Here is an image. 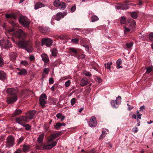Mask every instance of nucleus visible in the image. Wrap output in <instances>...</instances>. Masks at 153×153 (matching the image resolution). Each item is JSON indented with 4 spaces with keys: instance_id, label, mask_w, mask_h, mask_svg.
<instances>
[{
    "instance_id": "obj_50",
    "label": "nucleus",
    "mask_w": 153,
    "mask_h": 153,
    "mask_svg": "<svg viewBox=\"0 0 153 153\" xmlns=\"http://www.w3.org/2000/svg\"><path fill=\"white\" fill-rule=\"evenodd\" d=\"M71 83V81L70 80H67L65 83V86L66 87H68L70 85Z\"/></svg>"
},
{
    "instance_id": "obj_5",
    "label": "nucleus",
    "mask_w": 153,
    "mask_h": 153,
    "mask_svg": "<svg viewBox=\"0 0 153 153\" xmlns=\"http://www.w3.org/2000/svg\"><path fill=\"white\" fill-rule=\"evenodd\" d=\"M28 118L27 116H23L16 118V121L17 123L22 125L24 123L28 122Z\"/></svg>"
},
{
    "instance_id": "obj_59",
    "label": "nucleus",
    "mask_w": 153,
    "mask_h": 153,
    "mask_svg": "<svg viewBox=\"0 0 153 153\" xmlns=\"http://www.w3.org/2000/svg\"><path fill=\"white\" fill-rule=\"evenodd\" d=\"M49 69L48 68H45L44 69V72L46 74H48L49 73Z\"/></svg>"
},
{
    "instance_id": "obj_29",
    "label": "nucleus",
    "mask_w": 153,
    "mask_h": 153,
    "mask_svg": "<svg viewBox=\"0 0 153 153\" xmlns=\"http://www.w3.org/2000/svg\"><path fill=\"white\" fill-rule=\"evenodd\" d=\"M22 151L24 152H28L30 149V146L26 144L22 145Z\"/></svg>"
},
{
    "instance_id": "obj_2",
    "label": "nucleus",
    "mask_w": 153,
    "mask_h": 153,
    "mask_svg": "<svg viewBox=\"0 0 153 153\" xmlns=\"http://www.w3.org/2000/svg\"><path fill=\"white\" fill-rule=\"evenodd\" d=\"M59 139L55 141H53V139L49 136L47 140V142L43 146V149H50L54 147L57 144Z\"/></svg>"
},
{
    "instance_id": "obj_27",
    "label": "nucleus",
    "mask_w": 153,
    "mask_h": 153,
    "mask_svg": "<svg viewBox=\"0 0 153 153\" xmlns=\"http://www.w3.org/2000/svg\"><path fill=\"white\" fill-rule=\"evenodd\" d=\"M61 134L60 133H54L51 135L50 136L51 138L53 139V140L55 139V138L59 137Z\"/></svg>"
},
{
    "instance_id": "obj_14",
    "label": "nucleus",
    "mask_w": 153,
    "mask_h": 153,
    "mask_svg": "<svg viewBox=\"0 0 153 153\" xmlns=\"http://www.w3.org/2000/svg\"><path fill=\"white\" fill-rule=\"evenodd\" d=\"M66 15L67 13L65 12L58 13L56 14V19L57 21H59L61 19L63 18Z\"/></svg>"
},
{
    "instance_id": "obj_37",
    "label": "nucleus",
    "mask_w": 153,
    "mask_h": 153,
    "mask_svg": "<svg viewBox=\"0 0 153 153\" xmlns=\"http://www.w3.org/2000/svg\"><path fill=\"white\" fill-rule=\"evenodd\" d=\"M22 125L25 127V128L27 130H29L31 129V126L29 124H22Z\"/></svg>"
},
{
    "instance_id": "obj_47",
    "label": "nucleus",
    "mask_w": 153,
    "mask_h": 153,
    "mask_svg": "<svg viewBox=\"0 0 153 153\" xmlns=\"http://www.w3.org/2000/svg\"><path fill=\"white\" fill-rule=\"evenodd\" d=\"M61 125L60 124V123H57L56 124V125L55 126V128L57 130L59 129L61 127Z\"/></svg>"
},
{
    "instance_id": "obj_22",
    "label": "nucleus",
    "mask_w": 153,
    "mask_h": 153,
    "mask_svg": "<svg viewBox=\"0 0 153 153\" xmlns=\"http://www.w3.org/2000/svg\"><path fill=\"white\" fill-rule=\"evenodd\" d=\"M127 22L129 25L132 27V28H133L136 24V22L132 19H129L127 20Z\"/></svg>"
},
{
    "instance_id": "obj_28",
    "label": "nucleus",
    "mask_w": 153,
    "mask_h": 153,
    "mask_svg": "<svg viewBox=\"0 0 153 153\" xmlns=\"http://www.w3.org/2000/svg\"><path fill=\"white\" fill-rule=\"evenodd\" d=\"M56 117L58 119L60 118V120L61 122L63 121L65 118L64 116L62 115V114L59 113H58L56 114Z\"/></svg>"
},
{
    "instance_id": "obj_25",
    "label": "nucleus",
    "mask_w": 153,
    "mask_h": 153,
    "mask_svg": "<svg viewBox=\"0 0 153 153\" xmlns=\"http://www.w3.org/2000/svg\"><path fill=\"white\" fill-rule=\"evenodd\" d=\"M6 78V73L3 71L0 70V79L3 80Z\"/></svg>"
},
{
    "instance_id": "obj_13",
    "label": "nucleus",
    "mask_w": 153,
    "mask_h": 153,
    "mask_svg": "<svg viewBox=\"0 0 153 153\" xmlns=\"http://www.w3.org/2000/svg\"><path fill=\"white\" fill-rule=\"evenodd\" d=\"M6 91L7 94L11 96L16 95V94L18 92L14 88H8L7 90Z\"/></svg>"
},
{
    "instance_id": "obj_19",
    "label": "nucleus",
    "mask_w": 153,
    "mask_h": 153,
    "mask_svg": "<svg viewBox=\"0 0 153 153\" xmlns=\"http://www.w3.org/2000/svg\"><path fill=\"white\" fill-rule=\"evenodd\" d=\"M128 7L126 5L120 4L116 7V9L126 10L128 9Z\"/></svg>"
},
{
    "instance_id": "obj_3",
    "label": "nucleus",
    "mask_w": 153,
    "mask_h": 153,
    "mask_svg": "<svg viewBox=\"0 0 153 153\" xmlns=\"http://www.w3.org/2000/svg\"><path fill=\"white\" fill-rule=\"evenodd\" d=\"M14 35L19 39H25L26 35L23 31L20 29L18 30L13 33Z\"/></svg>"
},
{
    "instance_id": "obj_31",
    "label": "nucleus",
    "mask_w": 153,
    "mask_h": 153,
    "mask_svg": "<svg viewBox=\"0 0 153 153\" xmlns=\"http://www.w3.org/2000/svg\"><path fill=\"white\" fill-rule=\"evenodd\" d=\"M58 7L60 9L64 10L65 8V4L63 2H61Z\"/></svg>"
},
{
    "instance_id": "obj_12",
    "label": "nucleus",
    "mask_w": 153,
    "mask_h": 153,
    "mask_svg": "<svg viewBox=\"0 0 153 153\" xmlns=\"http://www.w3.org/2000/svg\"><path fill=\"white\" fill-rule=\"evenodd\" d=\"M17 100V95L11 96L10 97L7 98V102L8 104H10L15 102Z\"/></svg>"
},
{
    "instance_id": "obj_60",
    "label": "nucleus",
    "mask_w": 153,
    "mask_h": 153,
    "mask_svg": "<svg viewBox=\"0 0 153 153\" xmlns=\"http://www.w3.org/2000/svg\"><path fill=\"white\" fill-rule=\"evenodd\" d=\"M54 82V80L53 78H50L49 79V84H51Z\"/></svg>"
},
{
    "instance_id": "obj_42",
    "label": "nucleus",
    "mask_w": 153,
    "mask_h": 153,
    "mask_svg": "<svg viewBox=\"0 0 153 153\" xmlns=\"http://www.w3.org/2000/svg\"><path fill=\"white\" fill-rule=\"evenodd\" d=\"M126 22V18L123 16L120 19V23L121 24H124Z\"/></svg>"
},
{
    "instance_id": "obj_30",
    "label": "nucleus",
    "mask_w": 153,
    "mask_h": 153,
    "mask_svg": "<svg viewBox=\"0 0 153 153\" xmlns=\"http://www.w3.org/2000/svg\"><path fill=\"white\" fill-rule=\"evenodd\" d=\"M22 112V111L20 109L16 110L14 112L12 116L14 117L17 115L20 114Z\"/></svg>"
},
{
    "instance_id": "obj_1",
    "label": "nucleus",
    "mask_w": 153,
    "mask_h": 153,
    "mask_svg": "<svg viewBox=\"0 0 153 153\" xmlns=\"http://www.w3.org/2000/svg\"><path fill=\"white\" fill-rule=\"evenodd\" d=\"M17 44L19 48L25 49L28 52H31L33 50V47L29 44L28 41L25 40L18 41Z\"/></svg>"
},
{
    "instance_id": "obj_20",
    "label": "nucleus",
    "mask_w": 153,
    "mask_h": 153,
    "mask_svg": "<svg viewBox=\"0 0 153 153\" xmlns=\"http://www.w3.org/2000/svg\"><path fill=\"white\" fill-rule=\"evenodd\" d=\"M41 57L42 60L45 63H48L49 61V59L48 56L45 54H43L42 55Z\"/></svg>"
},
{
    "instance_id": "obj_16",
    "label": "nucleus",
    "mask_w": 153,
    "mask_h": 153,
    "mask_svg": "<svg viewBox=\"0 0 153 153\" xmlns=\"http://www.w3.org/2000/svg\"><path fill=\"white\" fill-rule=\"evenodd\" d=\"M88 80L86 77H84L82 78L81 80L80 85L82 86H83L87 85L88 83Z\"/></svg>"
},
{
    "instance_id": "obj_36",
    "label": "nucleus",
    "mask_w": 153,
    "mask_h": 153,
    "mask_svg": "<svg viewBox=\"0 0 153 153\" xmlns=\"http://www.w3.org/2000/svg\"><path fill=\"white\" fill-rule=\"evenodd\" d=\"M133 43L132 42H130L129 43H126V45L127 48L128 49L131 48H132Z\"/></svg>"
},
{
    "instance_id": "obj_11",
    "label": "nucleus",
    "mask_w": 153,
    "mask_h": 153,
    "mask_svg": "<svg viewBox=\"0 0 153 153\" xmlns=\"http://www.w3.org/2000/svg\"><path fill=\"white\" fill-rule=\"evenodd\" d=\"M89 126L91 127H94L97 125V122L96 117L94 116L92 117L88 123Z\"/></svg>"
},
{
    "instance_id": "obj_44",
    "label": "nucleus",
    "mask_w": 153,
    "mask_h": 153,
    "mask_svg": "<svg viewBox=\"0 0 153 153\" xmlns=\"http://www.w3.org/2000/svg\"><path fill=\"white\" fill-rule=\"evenodd\" d=\"M4 63L3 58L0 56V67H2L4 66Z\"/></svg>"
},
{
    "instance_id": "obj_18",
    "label": "nucleus",
    "mask_w": 153,
    "mask_h": 153,
    "mask_svg": "<svg viewBox=\"0 0 153 153\" xmlns=\"http://www.w3.org/2000/svg\"><path fill=\"white\" fill-rule=\"evenodd\" d=\"M39 30L42 33H45L49 31V28L48 27H39Z\"/></svg>"
},
{
    "instance_id": "obj_49",
    "label": "nucleus",
    "mask_w": 153,
    "mask_h": 153,
    "mask_svg": "<svg viewBox=\"0 0 153 153\" xmlns=\"http://www.w3.org/2000/svg\"><path fill=\"white\" fill-rule=\"evenodd\" d=\"M153 70V68L152 67H149L148 68H147L146 73L147 74H149Z\"/></svg>"
},
{
    "instance_id": "obj_41",
    "label": "nucleus",
    "mask_w": 153,
    "mask_h": 153,
    "mask_svg": "<svg viewBox=\"0 0 153 153\" xmlns=\"http://www.w3.org/2000/svg\"><path fill=\"white\" fill-rule=\"evenodd\" d=\"M61 2L59 0H55L53 2V5L56 7H58Z\"/></svg>"
},
{
    "instance_id": "obj_55",
    "label": "nucleus",
    "mask_w": 153,
    "mask_h": 153,
    "mask_svg": "<svg viewBox=\"0 0 153 153\" xmlns=\"http://www.w3.org/2000/svg\"><path fill=\"white\" fill-rule=\"evenodd\" d=\"M21 63L25 66H26L28 65V62L26 61H22Z\"/></svg>"
},
{
    "instance_id": "obj_54",
    "label": "nucleus",
    "mask_w": 153,
    "mask_h": 153,
    "mask_svg": "<svg viewBox=\"0 0 153 153\" xmlns=\"http://www.w3.org/2000/svg\"><path fill=\"white\" fill-rule=\"evenodd\" d=\"M76 102V99L75 98H73L71 101V105H74V104Z\"/></svg>"
},
{
    "instance_id": "obj_57",
    "label": "nucleus",
    "mask_w": 153,
    "mask_h": 153,
    "mask_svg": "<svg viewBox=\"0 0 153 153\" xmlns=\"http://www.w3.org/2000/svg\"><path fill=\"white\" fill-rule=\"evenodd\" d=\"M82 46L85 48V50L87 51H88L89 50V47L87 45H83Z\"/></svg>"
},
{
    "instance_id": "obj_17",
    "label": "nucleus",
    "mask_w": 153,
    "mask_h": 153,
    "mask_svg": "<svg viewBox=\"0 0 153 153\" xmlns=\"http://www.w3.org/2000/svg\"><path fill=\"white\" fill-rule=\"evenodd\" d=\"M35 113L36 111L35 110H32L31 111H29L28 112L27 117L28 119H32L35 114Z\"/></svg>"
},
{
    "instance_id": "obj_61",
    "label": "nucleus",
    "mask_w": 153,
    "mask_h": 153,
    "mask_svg": "<svg viewBox=\"0 0 153 153\" xmlns=\"http://www.w3.org/2000/svg\"><path fill=\"white\" fill-rule=\"evenodd\" d=\"M57 38H59L60 39H63L65 38V36H57L56 37Z\"/></svg>"
},
{
    "instance_id": "obj_34",
    "label": "nucleus",
    "mask_w": 153,
    "mask_h": 153,
    "mask_svg": "<svg viewBox=\"0 0 153 153\" xmlns=\"http://www.w3.org/2000/svg\"><path fill=\"white\" fill-rule=\"evenodd\" d=\"M98 17L94 15L92 16L91 18V22H94L98 20Z\"/></svg>"
},
{
    "instance_id": "obj_7",
    "label": "nucleus",
    "mask_w": 153,
    "mask_h": 153,
    "mask_svg": "<svg viewBox=\"0 0 153 153\" xmlns=\"http://www.w3.org/2000/svg\"><path fill=\"white\" fill-rule=\"evenodd\" d=\"M14 138L12 136H8L7 139L6 147L10 148L13 146L14 144Z\"/></svg>"
},
{
    "instance_id": "obj_62",
    "label": "nucleus",
    "mask_w": 153,
    "mask_h": 153,
    "mask_svg": "<svg viewBox=\"0 0 153 153\" xmlns=\"http://www.w3.org/2000/svg\"><path fill=\"white\" fill-rule=\"evenodd\" d=\"M138 128L137 127H135L132 129V131L134 133H136L138 131Z\"/></svg>"
},
{
    "instance_id": "obj_32",
    "label": "nucleus",
    "mask_w": 153,
    "mask_h": 153,
    "mask_svg": "<svg viewBox=\"0 0 153 153\" xmlns=\"http://www.w3.org/2000/svg\"><path fill=\"white\" fill-rule=\"evenodd\" d=\"M112 64V62H108L107 64H105L104 65L105 68L110 70L111 68L110 65H111Z\"/></svg>"
},
{
    "instance_id": "obj_9",
    "label": "nucleus",
    "mask_w": 153,
    "mask_h": 153,
    "mask_svg": "<svg viewBox=\"0 0 153 153\" xmlns=\"http://www.w3.org/2000/svg\"><path fill=\"white\" fill-rule=\"evenodd\" d=\"M121 98L120 96H118V97L117 98L116 101L114 100H112L111 102V104L113 107L117 108V105L119 104L121 102Z\"/></svg>"
},
{
    "instance_id": "obj_21",
    "label": "nucleus",
    "mask_w": 153,
    "mask_h": 153,
    "mask_svg": "<svg viewBox=\"0 0 153 153\" xmlns=\"http://www.w3.org/2000/svg\"><path fill=\"white\" fill-rule=\"evenodd\" d=\"M108 131V130L105 128H103V130L102 132V134H101L99 139L100 140L103 138L105 136L106 134H107V132Z\"/></svg>"
},
{
    "instance_id": "obj_26",
    "label": "nucleus",
    "mask_w": 153,
    "mask_h": 153,
    "mask_svg": "<svg viewBox=\"0 0 153 153\" xmlns=\"http://www.w3.org/2000/svg\"><path fill=\"white\" fill-rule=\"evenodd\" d=\"M45 5L41 2L36 3L35 5V9L36 10L37 9L39 8L44 7Z\"/></svg>"
},
{
    "instance_id": "obj_39",
    "label": "nucleus",
    "mask_w": 153,
    "mask_h": 153,
    "mask_svg": "<svg viewBox=\"0 0 153 153\" xmlns=\"http://www.w3.org/2000/svg\"><path fill=\"white\" fill-rule=\"evenodd\" d=\"M57 53V50L55 48H53L52 51V56H56Z\"/></svg>"
},
{
    "instance_id": "obj_48",
    "label": "nucleus",
    "mask_w": 153,
    "mask_h": 153,
    "mask_svg": "<svg viewBox=\"0 0 153 153\" xmlns=\"http://www.w3.org/2000/svg\"><path fill=\"white\" fill-rule=\"evenodd\" d=\"M93 30V29H92L88 28L84 29V31L86 33H89Z\"/></svg>"
},
{
    "instance_id": "obj_10",
    "label": "nucleus",
    "mask_w": 153,
    "mask_h": 153,
    "mask_svg": "<svg viewBox=\"0 0 153 153\" xmlns=\"http://www.w3.org/2000/svg\"><path fill=\"white\" fill-rule=\"evenodd\" d=\"M52 40L50 38L43 39L42 40V45H45L47 47H49L52 44Z\"/></svg>"
},
{
    "instance_id": "obj_15",
    "label": "nucleus",
    "mask_w": 153,
    "mask_h": 153,
    "mask_svg": "<svg viewBox=\"0 0 153 153\" xmlns=\"http://www.w3.org/2000/svg\"><path fill=\"white\" fill-rule=\"evenodd\" d=\"M17 69L18 71L17 74L21 76L27 74V71L25 69L23 68L21 69L19 68H17Z\"/></svg>"
},
{
    "instance_id": "obj_38",
    "label": "nucleus",
    "mask_w": 153,
    "mask_h": 153,
    "mask_svg": "<svg viewBox=\"0 0 153 153\" xmlns=\"http://www.w3.org/2000/svg\"><path fill=\"white\" fill-rule=\"evenodd\" d=\"M131 16L133 18L135 19L137 17V14L136 12H133L131 13Z\"/></svg>"
},
{
    "instance_id": "obj_52",
    "label": "nucleus",
    "mask_w": 153,
    "mask_h": 153,
    "mask_svg": "<svg viewBox=\"0 0 153 153\" xmlns=\"http://www.w3.org/2000/svg\"><path fill=\"white\" fill-rule=\"evenodd\" d=\"M124 32L125 33H127L130 31L131 29L128 27H126L125 26L124 27Z\"/></svg>"
},
{
    "instance_id": "obj_53",
    "label": "nucleus",
    "mask_w": 153,
    "mask_h": 153,
    "mask_svg": "<svg viewBox=\"0 0 153 153\" xmlns=\"http://www.w3.org/2000/svg\"><path fill=\"white\" fill-rule=\"evenodd\" d=\"M149 39L152 41H153V33H150L149 35Z\"/></svg>"
},
{
    "instance_id": "obj_63",
    "label": "nucleus",
    "mask_w": 153,
    "mask_h": 153,
    "mask_svg": "<svg viewBox=\"0 0 153 153\" xmlns=\"http://www.w3.org/2000/svg\"><path fill=\"white\" fill-rule=\"evenodd\" d=\"M96 150L95 149H91L89 152V153H96Z\"/></svg>"
},
{
    "instance_id": "obj_51",
    "label": "nucleus",
    "mask_w": 153,
    "mask_h": 153,
    "mask_svg": "<svg viewBox=\"0 0 153 153\" xmlns=\"http://www.w3.org/2000/svg\"><path fill=\"white\" fill-rule=\"evenodd\" d=\"M71 41L74 43H76L79 42V39L77 38H74L71 39Z\"/></svg>"
},
{
    "instance_id": "obj_45",
    "label": "nucleus",
    "mask_w": 153,
    "mask_h": 153,
    "mask_svg": "<svg viewBox=\"0 0 153 153\" xmlns=\"http://www.w3.org/2000/svg\"><path fill=\"white\" fill-rule=\"evenodd\" d=\"M24 140V138L23 137H21L19 138L17 140V143L18 144H20Z\"/></svg>"
},
{
    "instance_id": "obj_24",
    "label": "nucleus",
    "mask_w": 153,
    "mask_h": 153,
    "mask_svg": "<svg viewBox=\"0 0 153 153\" xmlns=\"http://www.w3.org/2000/svg\"><path fill=\"white\" fill-rule=\"evenodd\" d=\"M5 16L7 19L11 18L16 19L17 18L16 16L13 13H12L11 14H6L5 15Z\"/></svg>"
},
{
    "instance_id": "obj_40",
    "label": "nucleus",
    "mask_w": 153,
    "mask_h": 153,
    "mask_svg": "<svg viewBox=\"0 0 153 153\" xmlns=\"http://www.w3.org/2000/svg\"><path fill=\"white\" fill-rule=\"evenodd\" d=\"M82 73L84 75L87 76H91V74L89 72L86 71H83Z\"/></svg>"
},
{
    "instance_id": "obj_58",
    "label": "nucleus",
    "mask_w": 153,
    "mask_h": 153,
    "mask_svg": "<svg viewBox=\"0 0 153 153\" xmlns=\"http://www.w3.org/2000/svg\"><path fill=\"white\" fill-rule=\"evenodd\" d=\"M76 6L75 5H73L71 8V10L72 12H74L76 10Z\"/></svg>"
},
{
    "instance_id": "obj_6",
    "label": "nucleus",
    "mask_w": 153,
    "mask_h": 153,
    "mask_svg": "<svg viewBox=\"0 0 153 153\" xmlns=\"http://www.w3.org/2000/svg\"><path fill=\"white\" fill-rule=\"evenodd\" d=\"M19 22L24 27H27L29 24L28 19L24 16L20 17L19 19Z\"/></svg>"
},
{
    "instance_id": "obj_33",
    "label": "nucleus",
    "mask_w": 153,
    "mask_h": 153,
    "mask_svg": "<svg viewBox=\"0 0 153 153\" xmlns=\"http://www.w3.org/2000/svg\"><path fill=\"white\" fill-rule=\"evenodd\" d=\"M122 63V60L121 59H118L116 62V64L117 65V68H122V67L120 66V65Z\"/></svg>"
},
{
    "instance_id": "obj_35",
    "label": "nucleus",
    "mask_w": 153,
    "mask_h": 153,
    "mask_svg": "<svg viewBox=\"0 0 153 153\" xmlns=\"http://www.w3.org/2000/svg\"><path fill=\"white\" fill-rule=\"evenodd\" d=\"M16 55L14 52L10 54V59L11 60H13L16 59Z\"/></svg>"
},
{
    "instance_id": "obj_64",
    "label": "nucleus",
    "mask_w": 153,
    "mask_h": 153,
    "mask_svg": "<svg viewBox=\"0 0 153 153\" xmlns=\"http://www.w3.org/2000/svg\"><path fill=\"white\" fill-rule=\"evenodd\" d=\"M21 152L22 150L21 149H19L16 150L14 153H21Z\"/></svg>"
},
{
    "instance_id": "obj_4",
    "label": "nucleus",
    "mask_w": 153,
    "mask_h": 153,
    "mask_svg": "<svg viewBox=\"0 0 153 153\" xmlns=\"http://www.w3.org/2000/svg\"><path fill=\"white\" fill-rule=\"evenodd\" d=\"M0 45L4 48H7L11 47V45L9 40L3 39L0 41Z\"/></svg>"
},
{
    "instance_id": "obj_43",
    "label": "nucleus",
    "mask_w": 153,
    "mask_h": 153,
    "mask_svg": "<svg viewBox=\"0 0 153 153\" xmlns=\"http://www.w3.org/2000/svg\"><path fill=\"white\" fill-rule=\"evenodd\" d=\"M69 49L71 52H72L76 54L77 53V51L74 48H69Z\"/></svg>"
},
{
    "instance_id": "obj_46",
    "label": "nucleus",
    "mask_w": 153,
    "mask_h": 153,
    "mask_svg": "<svg viewBox=\"0 0 153 153\" xmlns=\"http://www.w3.org/2000/svg\"><path fill=\"white\" fill-rule=\"evenodd\" d=\"M49 128V126L48 124H45L44 125L43 128L44 130H45V132H46L47 131H48Z\"/></svg>"
},
{
    "instance_id": "obj_8",
    "label": "nucleus",
    "mask_w": 153,
    "mask_h": 153,
    "mask_svg": "<svg viewBox=\"0 0 153 153\" xmlns=\"http://www.w3.org/2000/svg\"><path fill=\"white\" fill-rule=\"evenodd\" d=\"M47 97L45 94H43L39 97V101L40 105L43 107L46 103Z\"/></svg>"
},
{
    "instance_id": "obj_23",
    "label": "nucleus",
    "mask_w": 153,
    "mask_h": 153,
    "mask_svg": "<svg viewBox=\"0 0 153 153\" xmlns=\"http://www.w3.org/2000/svg\"><path fill=\"white\" fill-rule=\"evenodd\" d=\"M44 137V134H42L39 135L37 140V142L39 143H41L43 142Z\"/></svg>"
},
{
    "instance_id": "obj_56",
    "label": "nucleus",
    "mask_w": 153,
    "mask_h": 153,
    "mask_svg": "<svg viewBox=\"0 0 153 153\" xmlns=\"http://www.w3.org/2000/svg\"><path fill=\"white\" fill-rule=\"evenodd\" d=\"M28 58L30 61H33L35 59V57L33 55L30 56Z\"/></svg>"
}]
</instances>
